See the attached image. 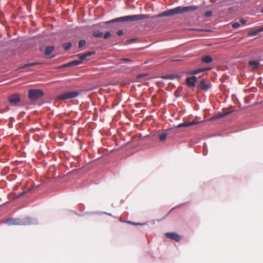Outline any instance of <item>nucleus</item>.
<instances>
[{
	"mask_svg": "<svg viewBox=\"0 0 263 263\" xmlns=\"http://www.w3.org/2000/svg\"><path fill=\"white\" fill-rule=\"evenodd\" d=\"M147 74H138L137 76V78L138 79H140L141 78H142V77H145L146 76Z\"/></svg>",
	"mask_w": 263,
	"mask_h": 263,
	"instance_id": "nucleus-29",
	"label": "nucleus"
},
{
	"mask_svg": "<svg viewBox=\"0 0 263 263\" xmlns=\"http://www.w3.org/2000/svg\"><path fill=\"white\" fill-rule=\"evenodd\" d=\"M39 64V63H37V62L30 63L25 64L22 66H21L20 68H25L27 67L35 66V65H38Z\"/></svg>",
	"mask_w": 263,
	"mask_h": 263,
	"instance_id": "nucleus-19",
	"label": "nucleus"
},
{
	"mask_svg": "<svg viewBox=\"0 0 263 263\" xmlns=\"http://www.w3.org/2000/svg\"><path fill=\"white\" fill-rule=\"evenodd\" d=\"M95 52L90 51L84 54H78L77 55V56L80 59V61H82L83 60H85L87 57H90Z\"/></svg>",
	"mask_w": 263,
	"mask_h": 263,
	"instance_id": "nucleus-11",
	"label": "nucleus"
},
{
	"mask_svg": "<svg viewBox=\"0 0 263 263\" xmlns=\"http://www.w3.org/2000/svg\"><path fill=\"white\" fill-rule=\"evenodd\" d=\"M6 223L10 226L11 225H23L25 224V222L19 219H14V218H9L6 220Z\"/></svg>",
	"mask_w": 263,
	"mask_h": 263,
	"instance_id": "nucleus-4",
	"label": "nucleus"
},
{
	"mask_svg": "<svg viewBox=\"0 0 263 263\" xmlns=\"http://www.w3.org/2000/svg\"><path fill=\"white\" fill-rule=\"evenodd\" d=\"M43 95V91L40 89H31L28 91V97L31 100H37L42 98Z\"/></svg>",
	"mask_w": 263,
	"mask_h": 263,
	"instance_id": "nucleus-2",
	"label": "nucleus"
},
{
	"mask_svg": "<svg viewBox=\"0 0 263 263\" xmlns=\"http://www.w3.org/2000/svg\"><path fill=\"white\" fill-rule=\"evenodd\" d=\"M54 47L52 46L46 47L45 50V54L46 55H49L53 51Z\"/></svg>",
	"mask_w": 263,
	"mask_h": 263,
	"instance_id": "nucleus-18",
	"label": "nucleus"
},
{
	"mask_svg": "<svg viewBox=\"0 0 263 263\" xmlns=\"http://www.w3.org/2000/svg\"><path fill=\"white\" fill-rule=\"evenodd\" d=\"M232 26L234 29L238 28L240 26V23L238 22L234 23Z\"/></svg>",
	"mask_w": 263,
	"mask_h": 263,
	"instance_id": "nucleus-26",
	"label": "nucleus"
},
{
	"mask_svg": "<svg viewBox=\"0 0 263 263\" xmlns=\"http://www.w3.org/2000/svg\"><path fill=\"white\" fill-rule=\"evenodd\" d=\"M162 78L163 79H179L180 76L177 74H168L166 76H164L162 77Z\"/></svg>",
	"mask_w": 263,
	"mask_h": 263,
	"instance_id": "nucleus-16",
	"label": "nucleus"
},
{
	"mask_svg": "<svg viewBox=\"0 0 263 263\" xmlns=\"http://www.w3.org/2000/svg\"><path fill=\"white\" fill-rule=\"evenodd\" d=\"M197 80V78L195 76H193L190 78H187L186 79V83L189 87H194L195 86V82Z\"/></svg>",
	"mask_w": 263,
	"mask_h": 263,
	"instance_id": "nucleus-9",
	"label": "nucleus"
},
{
	"mask_svg": "<svg viewBox=\"0 0 263 263\" xmlns=\"http://www.w3.org/2000/svg\"><path fill=\"white\" fill-rule=\"evenodd\" d=\"M213 60V58L210 55H205L203 57L201 60L202 62L207 64L211 63Z\"/></svg>",
	"mask_w": 263,
	"mask_h": 263,
	"instance_id": "nucleus-15",
	"label": "nucleus"
},
{
	"mask_svg": "<svg viewBox=\"0 0 263 263\" xmlns=\"http://www.w3.org/2000/svg\"><path fill=\"white\" fill-rule=\"evenodd\" d=\"M117 34H118V35L119 36H121L122 35H123V30H118L117 32Z\"/></svg>",
	"mask_w": 263,
	"mask_h": 263,
	"instance_id": "nucleus-28",
	"label": "nucleus"
},
{
	"mask_svg": "<svg viewBox=\"0 0 263 263\" xmlns=\"http://www.w3.org/2000/svg\"><path fill=\"white\" fill-rule=\"evenodd\" d=\"M199 87L201 89L206 91L211 87V85L210 83H206V81L203 79L200 81Z\"/></svg>",
	"mask_w": 263,
	"mask_h": 263,
	"instance_id": "nucleus-7",
	"label": "nucleus"
},
{
	"mask_svg": "<svg viewBox=\"0 0 263 263\" xmlns=\"http://www.w3.org/2000/svg\"><path fill=\"white\" fill-rule=\"evenodd\" d=\"M72 46V44L71 42H68L64 44H63V48L65 50H68L70 49Z\"/></svg>",
	"mask_w": 263,
	"mask_h": 263,
	"instance_id": "nucleus-21",
	"label": "nucleus"
},
{
	"mask_svg": "<svg viewBox=\"0 0 263 263\" xmlns=\"http://www.w3.org/2000/svg\"><path fill=\"white\" fill-rule=\"evenodd\" d=\"M240 23L242 24V25H245L246 23V20H245L244 18H241L240 20Z\"/></svg>",
	"mask_w": 263,
	"mask_h": 263,
	"instance_id": "nucleus-30",
	"label": "nucleus"
},
{
	"mask_svg": "<svg viewBox=\"0 0 263 263\" xmlns=\"http://www.w3.org/2000/svg\"><path fill=\"white\" fill-rule=\"evenodd\" d=\"M199 7L197 6H178L173 9H169L163 11V12L152 17L148 14H135L132 15H127L118 17L106 22V24H110L117 22H135L144 19L152 18L153 19L164 16H171L177 14L188 13L191 11L197 10Z\"/></svg>",
	"mask_w": 263,
	"mask_h": 263,
	"instance_id": "nucleus-1",
	"label": "nucleus"
},
{
	"mask_svg": "<svg viewBox=\"0 0 263 263\" xmlns=\"http://www.w3.org/2000/svg\"><path fill=\"white\" fill-rule=\"evenodd\" d=\"M82 62L81 61L74 60V61H71L70 62H69L67 64L61 65L59 67L60 68H64V67H67L76 66V65H78L82 64Z\"/></svg>",
	"mask_w": 263,
	"mask_h": 263,
	"instance_id": "nucleus-10",
	"label": "nucleus"
},
{
	"mask_svg": "<svg viewBox=\"0 0 263 263\" xmlns=\"http://www.w3.org/2000/svg\"><path fill=\"white\" fill-rule=\"evenodd\" d=\"M86 44V42L85 40H81L79 43V47H82Z\"/></svg>",
	"mask_w": 263,
	"mask_h": 263,
	"instance_id": "nucleus-24",
	"label": "nucleus"
},
{
	"mask_svg": "<svg viewBox=\"0 0 263 263\" xmlns=\"http://www.w3.org/2000/svg\"><path fill=\"white\" fill-rule=\"evenodd\" d=\"M8 100L11 104L14 105H16L21 101L19 95L17 93H14L10 95L8 98Z\"/></svg>",
	"mask_w": 263,
	"mask_h": 263,
	"instance_id": "nucleus-5",
	"label": "nucleus"
},
{
	"mask_svg": "<svg viewBox=\"0 0 263 263\" xmlns=\"http://www.w3.org/2000/svg\"><path fill=\"white\" fill-rule=\"evenodd\" d=\"M79 94L77 91L65 92L59 95L57 99L61 100L71 99L77 97Z\"/></svg>",
	"mask_w": 263,
	"mask_h": 263,
	"instance_id": "nucleus-3",
	"label": "nucleus"
},
{
	"mask_svg": "<svg viewBox=\"0 0 263 263\" xmlns=\"http://www.w3.org/2000/svg\"><path fill=\"white\" fill-rule=\"evenodd\" d=\"M261 31H263V27L259 28L254 30H251L249 34L252 35H256L259 32Z\"/></svg>",
	"mask_w": 263,
	"mask_h": 263,
	"instance_id": "nucleus-17",
	"label": "nucleus"
},
{
	"mask_svg": "<svg viewBox=\"0 0 263 263\" xmlns=\"http://www.w3.org/2000/svg\"><path fill=\"white\" fill-rule=\"evenodd\" d=\"M212 12L211 11H208V12H205L204 14V15L206 17H210L212 16Z\"/></svg>",
	"mask_w": 263,
	"mask_h": 263,
	"instance_id": "nucleus-27",
	"label": "nucleus"
},
{
	"mask_svg": "<svg viewBox=\"0 0 263 263\" xmlns=\"http://www.w3.org/2000/svg\"><path fill=\"white\" fill-rule=\"evenodd\" d=\"M165 236L171 239L175 240L177 242L179 241L181 237L177 233L174 232L166 233Z\"/></svg>",
	"mask_w": 263,
	"mask_h": 263,
	"instance_id": "nucleus-6",
	"label": "nucleus"
},
{
	"mask_svg": "<svg viewBox=\"0 0 263 263\" xmlns=\"http://www.w3.org/2000/svg\"><path fill=\"white\" fill-rule=\"evenodd\" d=\"M231 113V111H226V112H221V113H219V114H218L215 115L213 117V119H219L220 118H222L227 115H230Z\"/></svg>",
	"mask_w": 263,
	"mask_h": 263,
	"instance_id": "nucleus-14",
	"label": "nucleus"
},
{
	"mask_svg": "<svg viewBox=\"0 0 263 263\" xmlns=\"http://www.w3.org/2000/svg\"><path fill=\"white\" fill-rule=\"evenodd\" d=\"M262 12H263V9L262 10Z\"/></svg>",
	"mask_w": 263,
	"mask_h": 263,
	"instance_id": "nucleus-33",
	"label": "nucleus"
},
{
	"mask_svg": "<svg viewBox=\"0 0 263 263\" xmlns=\"http://www.w3.org/2000/svg\"><path fill=\"white\" fill-rule=\"evenodd\" d=\"M93 35L96 37H101L103 36V32H100L99 30H97L93 32Z\"/></svg>",
	"mask_w": 263,
	"mask_h": 263,
	"instance_id": "nucleus-20",
	"label": "nucleus"
},
{
	"mask_svg": "<svg viewBox=\"0 0 263 263\" xmlns=\"http://www.w3.org/2000/svg\"><path fill=\"white\" fill-rule=\"evenodd\" d=\"M127 222L128 223L134 224V225H142L143 224L139 223H134V222H130V221H127Z\"/></svg>",
	"mask_w": 263,
	"mask_h": 263,
	"instance_id": "nucleus-31",
	"label": "nucleus"
},
{
	"mask_svg": "<svg viewBox=\"0 0 263 263\" xmlns=\"http://www.w3.org/2000/svg\"><path fill=\"white\" fill-rule=\"evenodd\" d=\"M260 63L259 61H249L248 62V65L251 68L252 70H255L258 69Z\"/></svg>",
	"mask_w": 263,
	"mask_h": 263,
	"instance_id": "nucleus-8",
	"label": "nucleus"
},
{
	"mask_svg": "<svg viewBox=\"0 0 263 263\" xmlns=\"http://www.w3.org/2000/svg\"><path fill=\"white\" fill-rule=\"evenodd\" d=\"M24 194V192H22L21 193H20L18 195V196H21V195H23Z\"/></svg>",
	"mask_w": 263,
	"mask_h": 263,
	"instance_id": "nucleus-32",
	"label": "nucleus"
},
{
	"mask_svg": "<svg viewBox=\"0 0 263 263\" xmlns=\"http://www.w3.org/2000/svg\"><path fill=\"white\" fill-rule=\"evenodd\" d=\"M210 68H201V69H197V70L190 71L187 72V74H197V73H198L199 72H204L205 71H206V70H210Z\"/></svg>",
	"mask_w": 263,
	"mask_h": 263,
	"instance_id": "nucleus-13",
	"label": "nucleus"
},
{
	"mask_svg": "<svg viewBox=\"0 0 263 263\" xmlns=\"http://www.w3.org/2000/svg\"><path fill=\"white\" fill-rule=\"evenodd\" d=\"M110 36L111 33L107 31L105 33L104 35H103V37L104 39H107L109 38Z\"/></svg>",
	"mask_w": 263,
	"mask_h": 263,
	"instance_id": "nucleus-25",
	"label": "nucleus"
},
{
	"mask_svg": "<svg viewBox=\"0 0 263 263\" xmlns=\"http://www.w3.org/2000/svg\"><path fill=\"white\" fill-rule=\"evenodd\" d=\"M120 61H122L123 62H124V63H126V62H133V60L130 59H128V58H123V59H121L120 60Z\"/></svg>",
	"mask_w": 263,
	"mask_h": 263,
	"instance_id": "nucleus-23",
	"label": "nucleus"
},
{
	"mask_svg": "<svg viewBox=\"0 0 263 263\" xmlns=\"http://www.w3.org/2000/svg\"><path fill=\"white\" fill-rule=\"evenodd\" d=\"M197 123V122H195V121H191V122H184V123H180L179 124L177 127L178 128H181V127H187V126H191V125H195Z\"/></svg>",
	"mask_w": 263,
	"mask_h": 263,
	"instance_id": "nucleus-12",
	"label": "nucleus"
},
{
	"mask_svg": "<svg viewBox=\"0 0 263 263\" xmlns=\"http://www.w3.org/2000/svg\"><path fill=\"white\" fill-rule=\"evenodd\" d=\"M166 137L167 134L166 133H163L159 135V139L161 141L163 142L166 139Z\"/></svg>",
	"mask_w": 263,
	"mask_h": 263,
	"instance_id": "nucleus-22",
	"label": "nucleus"
}]
</instances>
